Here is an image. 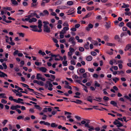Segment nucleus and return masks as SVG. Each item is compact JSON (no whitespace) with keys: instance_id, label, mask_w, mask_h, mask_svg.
<instances>
[{"instance_id":"63","label":"nucleus","mask_w":131,"mask_h":131,"mask_svg":"<svg viewBox=\"0 0 131 131\" xmlns=\"http://www.w3.org/2000/svg\"><path fill=\"white\" fill-rule=\"evenodd\" d=\"M71 63L72 64L75 65V62L74 60H72L71 61Z\"/></svg>"},{"instance_id":"19","label":"nucleus","mask_w":131,"mask_h":131,"mask_svg":"<svg viewBox=\"0 0 131 131\" xmlns=\"http://www.w3.org/2000/svg\"><path fill=\"white\" fill-rule=\"evenodd\" d=\"M58 125L54 123H52L51 124V126L52 127H56Z\"/></svg>"},{"instance_id":"25","label":"nucleus","mask_w":131,"mask_h":131,"mask_svg":"<svg viewBox=\"0 0 131 131\" xmlns=\"http://www.w3.org/2000/svg\"><path fill=\"white\" fill-rule=\"evenodd\" d=\"M34 106L37 109L39 110H41L42 109L41 108L39 105H35Z\"/></svg>"},{"instance_id":"14","label":"nucleus","mask_w":131,"mask_h":131,"mask_svg":"<svg viewBox=\"0 0 131 131\" xmlns=\"http://www.w3.org/2000/svg\"><path fill=\"white\" fill-rule=\"evenodd\" d=\"M95 84L94 86L95 88H96V87H100V84L99 83H98V82L96 81H95L94 82Z\"/></svg>"},{"instance_id":"4","label":"nucleus","mask_w":131,"mask_h":131,"mask_svg":"<svg viewBox=\"0 0 131 131\" xmlns=\"http://www.w3.org/2000/svg\"><path fill=\"white\" fill-rule=\"evenodd\" d=\"M89 123V122H87L85 123V127H87L89 128H91V129H92L93 130H94V128L92 126H90Z\"/></svg>"},{"instance_id":"21","label":"nucleus","mask_w":131,"mask_h":131,"mask_svg":"<svg viewBox=\"0 0 131 131\" xmlns=\"http://www.w3.org/2000/svg\"><path fill=\"white\" fill-rule=\"evenodd\" d=\"M38 84L41 86H43L44 85V83L41 81H38Z\"/></svg>"},{"instance_id":"48","label":"nucleus","mask_w":131,"mask_h":131,"mask_svg":"<svg viewBox=\"0 0 131 131\" xmlns=\"http://www.w3.org/2000/svg\"><path fill=\"white\" fill-rule=\"evenodd\" d=\"M8 120H4L2 122V124H3L4 125H5L6 123L8 122Z\"/></svg>"},{"instance_id":"22","label":"nucleus","mask_w":131,"mask_h":131,"mask_svg":"<svg viewBox=\"0 0 131 131\" xmlns=\"http://www.w3.org/2000/svg\"><path fill=\"white\" fill-rule=\"evenodd\" d=\"M95 98L96 99V100L94 99H93V100L96 101L98 102H101L102 101V98H101V97L97 98V97H95Z\"/></svg>"},{"instance_id":"11","label":"nucleus","mask_w":131,"mask_h":131,"mask_svg":"<svg viewBox=\"0 0 131 131\" xmlns=\"http://www.w3.org/2000/svg\"><path fill=\"white\" fill-rule=\"evenodd\" d=\"M110 104L113 105L114 106L117 107L118 108L117 106V103L114 101H111L110 102Z\"/></svg>"},{"instance_id":"62","label":"nucleus","mask_w":131,"mask_h":131,"mask_svg":"<svg viewBox=\"0 0 131 131\" xmlns=\"http://www.w3.org/2000/svg\"><path fill=\"white\" fill-rule=\"evenodd\" d=\"M43 23L44 24L43 25L45 26H47V25L49 24V22L47 21H44L43 22Z\"/></svg>"},{"instance_id":"47","label":"nucleus","mask_w":131,"mask_h":131,"mask_svg":"<svg viewBox=\"0 0 131 131\" xmlns=\"http://www.w3.org/2000/svg\"><path fill=\"white\" fill-rule=\"evenodd\" d=\"M79 71L81 73H83L85 72V70L81 68L80 69Z\"/></svg>"},{"instance_id":"36","label":"nucleus","mask_w":131,"mask_h":131,"mask_svg":"<svg viewBox=\"0 0 131 131\" xmlns=\"http://www.w3.org/2000/svg\"><path fill=\"white\" fill-rule=\"evenodd\" d=\"M12 2V4L15 5H17L18 4V2L16 1V0H14Z\"/></svg>"},{"instance_id":"8","label":"nucleus","mask_w":131,"mask_h":131,"mask_svg":"<svg viewBox=\"0 0 131 131\" xmlns=\"http://www.w3.org/2000/svg\"><path fill=\"white\" fill-rule=\"evenodd\" d=\"M5 76L7 77V75L6 74L0 71V77H4Z\"/></svg>"},{"instance_id":"60","label":"nucleus","mask_w":131,"mask_h":131,"mask_svg":"<svg viewBox=\"0 0 131 131\" xmlns=\"http://www.w3.org/2000/svg\"><path fill=\"white\" fill-rule=\"evenodd\" d=\"M65 31L68 30L69 29V28L68 27H64L63 28V29Z\"/></svg>"},{"instance_id":"52","label":"nucleus","mask_w":131,"mask_h":131,"mask_svg":"<svg viewBox=\"0 0 131 131\" xmlns=\"http://www.w3.org/2000/svg\"><path fill=\"white\" fill-rule=\"evenodd\" d=\"M124 24V23L123 22H122L119 24V26L121 27H122L123 26Z\"/></svg>"},{"instance_id":"39","label":"nucleus","mask_w":131,"mask_h":131,"mask_svg":"<svg viewBox=\"0 0 131 131\" xmlns=\"http://www.w3.org/2000/svg\"><path fill=\"white\" fill-rule=\"evenodd\" d=\"M69 69L72 70H73L74 69V67L72 66H70L69 67Z\"/></svg>"},{"instance_id":"34","label":"nucleus","mask_w":131,"mask_h":131,"mask_svg":"<svg viewBox=\"0 0 131 131\" xmlns=\"http://www.w3.org/2000/svg\"><path fill=\"white\" fill-rule=\"evenodd\" d=\"M113 80L115 83L117 82V81H118L119 80V79L117 77H115V78H113Z\"/></svg>"},{"instance_id":"51","label":"nucleus","mask_w":131,"mask_h":131,"mask_svg":"<svg viewBox=\"0 0 131 131\" xmlns=\"http://www.w3.org/2000/svg\"><path fill=\"white\" fill-rule=\"evenodd\" d=\"M5 9H6V10H11L12 9V8L10 7H5L4 8Z\"/></svg>"},{"instance_id":"45","label":"nucleus","mask_w":131,"mask_h":131,"mask_svg":"<svg viewBox=\"0 0 131 131\" xmlns=\"http://www.w3.org/2000/svg\"><path fill=\"white\" fill-rule=\"evenodd\" d=\"M90 0H82L81 1V3H85L89 1H90Z\"/></svg>"},{"instance_id":"30","label":"nucleus","mask_w":131,"mask_h":131,"mask_svg":"<svg viewBox=\"0 0 131 131\" xmlns=\"http://www.w3.org/2000/svg\"><path fill=\"white\" fill-rule=\"evenodd\" d=\"M126 26L130 28H131V22H130L127 23L126 24Z\"/></svg>"},{"instance_id":"10","label":"nucleus","mask_w":131,"mask_h":131,"mask_svg":"<svg viewBox=\"0 0 131 131\" xmlns=\"http://www.w3.org/2000/svg\"><path fill=\"white\" fill-rule=\"evenodd\" d=\"M30 16H28V15L26 16H25V17H27V18H25V19H24V18H22V20L23 21H28L29 20V19L30 18Z\"/></svg>"},{"instance_id":"28","label":"nucleus","mask_w":131,"mask_h":131,"mask_svg":"<svg viewBox=\"0 0 131 131\" xmlns=\"http://www.w3.org/2000/svg\"><path fill=\"white\" fill-rule=\"evenodd\" d=\"M9 99L10 101H13L14 102L16 101V99H13L12 96H10L9 98Z\"/></svg>"},{"instance_id":"57","label":"nucleus","mask_w":131,"mask_h":131,"mask_svg":"<svg viewBox=\"0 0 131 131\" xmlns=\"http://www.w3.org/2000/svg\"><path fill=\"white\" fill-rule=\"evenodd\" d=\"M79 50L80 51L82 52L84 51V49L82 47H80L79 48Z\"/></svg>"},{"instance_id":"29","label":"nucleus","mask_w":131,"mask_h":131,"mask_svg":"<svg viewBox=\"0 0 131 131\" xmlns=\"http://www.w3.org/2000/svg\"><path fill=\"white\" fill-rule=\"evenodd\" d=\"M43 13H44V14L45 15V16L46 15H48L49 14V13L47 10H44L43 11Z\"/></svg>"},{"instance_id":"55","label":"nucleus","mask_w":131,"mask_h":131,"mask_svg":"<svg viewBox=\"0 0 131 131\" xmlns=\"http://www.w3.org/2000/svg\"><path fill=\"white\" fill-rule=\"evenodd\" d=\"M115 125H118V124H119V123H121V122L119 121H118L117 122H116L115 121H114L113 123Z\"/></svg>"},{"instance_id":"64","label":"nucleus","mask_w":131,"mask_h":131,"mask_svg":"<svg viewBox=\"0 0 131 131\" xmlns=\"http://www.w3.org/2000/svg\"><path fill=\"white\" fill-rule=\"evenodd\" d=\"M88 26L90 28H92L93 27V25L91 24H89L88 25Z\"/></svg>"},{"instance_id":"46","label":"nucleus","mask_w":131,"mask_h":131,"mask_svg":"<svg viewBox=\"0 0 131 131\" xmlns=\"http://www.w3.org/2000/svg\"><path fill=\"white\" fill-rule=\"evenodd\" d=\"M10 109L13 110H16V106H12L11 107H10Z\"/></svg>"},{"instance_id":"26","label":"nucleus","mask_w":131,"mask_h":131,"mask_svg":"<svg viewBox=\"0 0 131 131\" xmlns=\"http://www.w3.org/2000/svg\"><path fill=\"white\" fill-rule=\"evenodd\" d=\"M106 24L105 25L107 29H108L111 27V24H108L107 22H106Z\"/></svg>"},{"instance_id":"9","label":"nucleus","mask_w":131,"mask_h":131,"mask_svg":"<svg viewBox=\"0 0 131 131\" xmlns=\"http://www.w3.org/2000/svg\"><path fill=\"white\" fill-rule=\"evenodd\" d=\"M30 27L33 29L31 30L33 31L34 30L37 29V26L36 25H30Z\"/></svg>"},{"instance_id":"6","label":"nucleus","mask_w":131,"mask_h":131,"mask_svg":"<svg viewBox=\"0 0 131 131\" xmlns=\"http://www.w3.org/2000/svg\"><path fill=\"white\" fill-rule=\"evenodd\" d=\"M72 102H73L79 104H81L82 103V101L80 100L77 99L76 101H71Z\"/></svg>"},{"instance_id":"2","label":"nucleus","mask_w":131,"mask_h":131,"mask_svg":"<svg viewBox=\"0 0 131 131\" xmlns=\"http://www.w3.org/2000/svg\"><path fill=\"white\" fill-rule=\"evenodd\" d=\"M44 28L43 29V31L45 32L49 33L50 32V28L47 26H45L43 25Z\"/></svg>"},{"instance_id":"40","label":"nucleus","mask_w":131,"mask_h":131,"mask_svg":"<svg viewBox=\"0 0 131 131\" xmlns=\"http://www.w3.org/2000/svg\"><path fill=\"white\" fill-rule=\"evenodd\" d=\"M5 95V93H0V96H2V97L4 98H7V97L5 96H4Z\"/></svg>"},{"instance_id":"5","label":"nucleus","mask_w":131,"mask_h":131,"mask_svg":"<svg viewBox=\"0 0 131 131\" xmlns=\"http://www.w3.org/2000/svg\"><path fill=\"white\" fill-rule=\"evenodd\" d=\"M30 15H29L28 16H30V18L34 16H36V17L37 18H40V17L38 15H37V14L35 13H31L30 14Z\"/></svg>"},{"instance_id":"3","label":"nucleus","mask_w":131,"mask_h":131,"mask_svg":"<svg viewBox=\"0 0 131 131\" xmlns=\"http://www.w3.org/2000/svg\"><path fill=\"white\" fill-rule=\"evenodd\" d=\"M50 2V0H43L42 1L41 3V5L44 6H45V3H47Z\"/></svg>"},{"instance_id":"1","label":"nucleus","mask_w":131,"mask_h":131,"mask_svg":"<svg viewBox=\"0 0 131 131\" xmlns=\"http://www.w3.org/2000/svg\"><path fill=\"white\" fill-rule=\"evenodd\" d=\"M38 27L39 29V30L37 29L34 30V31L41 32L42 31V29H41L42 28V24L41 21V20H38Z\"/></svg>"},{"instance_id":"13","label":"nucleus","mask_w":131,"mask_h":131,"mask_svg":"<svg viewBox=\"0 0 131 131\" xmlns=\"http://www.w3.org/2000/svg\"><path fill=\"white\" fill-rule=\"evenodd\" d=\"M92 97L91 96H89L87 98V100L91 102H92Z\"/></svg>"},{"instance_id":"59","label":"nucleus","mask_w":131,"mask_h":131,"mask_svg":"<svg viewBox=\"0 0 131 131\" xmlns=\"http://www.w3.org/2000/svg\"><path fill=\"white\" fill-rule=\"evenodd\" d=\"M91 54L93 56H95L96 55V53L94 51H92L91 52Z\"/></svg>"},{"instance_id":"35","label":"nucleus","mask_w":131,"mask_h":131,"mask_svg":"<svg viewBox=\"0 0 131 131\" xmlns=\"http://www.w3.org/2000/svg\"><path fill=\"white\" fill-rule=\"evenodd\" d=\"M126 15L130 16L131 15V13L129 12H126L125 13Z\"/></svg>"},{"instance_id":"43","label":"nucleus","mask_w":131,"mask_h":131,"mask_svg":"<svg viewBox=\"0 0 131 131\" xmlns=\"http://www.w3.org/2000/svg\"><path fill=\"white\" fill-rule=\"evenodd\" d=\"M2 65L4 67V68L5 69H7V66L6 65V63H2Z\"/></svg>"},{"instance_id":"54","label":"nucleus","mask_w":131,"mask_h":131,"mask_svg":"<svg viewBox=\"0 0 131 131\" xmlns=\"http://www.w3.org/2000/svg\"><path fill=\"white\" fill-rule=\"evenodd\" d=\"M1 102L2 103L6 104L7 103V101L4 99H3L1 100Z\"/></svg>"},{"instance_id":"58","label":"nucleus","mask_w":131,"mask_h":131,"mask_svg":"<svg viewBox=\"0 0 131 131\" xmlns=\"http://www.w3.org/2000/svg\"><path fill=\"white\" fill-rule=\"evenodd\" d=\"M23 4L24 6H27L28 5V3L25 2H24L23 3Z\"/></svg>"},{"instance_id":"31","label":"nucleus","mask_w":131,"mask_h":131,"mask_svg":"<svg viewBox=\"0 0 131 131\" xmlns=\"http://www.w3.org/2000/svg\"><path fill=\"white\" fill-rule=\"evenodd\" d=\"M67 61H63L62 62V64L64 66H66L68 65V64L67 63Z\"/></svg>"},{"instance_id":"20","label":"nucleus","mask_w":131,"mask_h":131,"mask_svg":"<svg viewBox=\"0 0 131 131\" xmlns=\"http://www.w3.org/2000/svg\"><path fill=\"white\" fill-rule=\"evenodd\" d=\"M38 53L39 54H41L43 56L44 55H46V54L45 52H42L41 50H39L38 52Z\"/></svg>"},{"instance_id":"15","label":"nucleus","mask_w":131,"mask_h":131,"mask_svg":"<svg viewBox=\"0 0 131 131\" xmlns=\"http://www.w3.org/2000/svg\"><path fill=\"white\" fill-rule=\"evenodd\" d=\"M41 74L39 73H38L37 74L36 78L38 80H40L41 78Z\"/></svg>"},{"instance_id":"38","label":"nucleus","mask_w":131,"mask_h":131,"mask_svg":"<svg viewBox=\"0 0 131 131\" xmlns=\"http://www.w3.org/2000/svg\"><path fill=\"white\" fill-rule=\"evenodd\" d=\"M19 52V51H18V50H16L13 53V54L14 55V56H15L16 55H17V54H18V52Z\"/></svg>"},{"instance_id":"12","label":"nucleus","mask_w":131,"mask_h":131,"mask_svg":"<svg viewBox=\"0 0 131 131\" xmlns=\"http://www.w3.org/2000/svg\"><path fill=\"white\" fill-rule=\"evenodd\" d=\"M92 59V58L91 56H89L87 57L86 60L88 61H91Z\"/></svg>"},{"instance_id":"42","label":"nucleus","mask_w":131,"mask_h":131,"mask_svg":"<svg viewBox=\"0 0 131 131\" xmlns=\"http://www.w3.org/2000/svg\"><path fill=\"white\" fill-rule=\"evenodd\" d=\"M75 118L79 121L81 120V118L79 116H75Z\"/></svg>"},{"instance_id":"32","label":"nucleus","mask_w":131,"mask_h":131,"mask_svg":"<svg viewBox=\"0 0 131 131\" xmlns=\"http://www.w3.org/2000/svg\"><path fill=\"white\" fill-rule=\"evenodd\" d=\"M94 6H92L91 8L89 7H87V9L89 10H91L93 9H94Z\"/></svg>"},{"instance_id":"61","label":"nucleus","mask_w":131,"mask_h":131,"mask_svg":"<svg viewBox=\"0 0 131 131\" xmlns=\"http://www.w3.org/2000/svg\"><path fill=\"white\" fill-rule=\"evenodd\" d=\"M73 40H75L74 38L73 37H71L69 39V41H71Z\"/></svg>"},{"instance_id":"37","label":"nucleus","mask_w":131,"mask_h":131,"mask_svg":"<svg viewBox=\"0 0 131 131\" xmlns=\"http://www.w3.org/2000/svg\"><path fill=\"white\" fill-rule=\"evenodd\" d=\"M51 55V57H57L59 56V54H58V55H55V54H53L52 53H51L50 54H49V55Z\"/></svg>"},{"instance_id":"41","label":"nucleus","mask_w":131,"mask_h":131,"mask_svg":"<svg viewBox=\"0 0 131 131\" xmlns=\"http://www.w3.org/2000/svg\"><path fill=\"white\" fill-rule=\"evenodd\" d=\"M92 13H88L85 16V17L86 18L89 17L91 15Z\"/></svg>"},{"instance_id":"24","label":"nucleus","mask_w":131,"mask_h":131,"mask_svg":"<svg viewBox=\"0 0 131 131\" xmlns=\"http://www.w3.org/2000/svg\"><path fill=\"white\" fill-rule=\"evenodd\" d=\"M73 2L72 1H68L67 2V4L68 5L71 6L73 4Z\"/></svg>"},{"instance_id":"49","label":"nucleus","mask_w":131,"mask_h":131,"mask_svg":"<svg viewBox=\"0 0 131 131\" xmlns=\"http://www.w3.org/2000/svg\"><path fill=\"white\" fill-rule=\"evenodd\" d=\"M107 45L108 46H115V44H112L111 43H107Z\"/></svg>"},{"instance_id":"16","label":"nucleus","mask_w":131,"mask_h":131,"mask_svg":"<svg viewBox=\"0 0 131 131\" xmlns=\"http://www.w3.org/2000/svg\"><path fill=\"white\" fill-rule=\"evenodd\" d=\"M125 47L126 48V50H128L131 48V44H129L127 45Z\"/></svg>"},{"instance_id":"56","label":"nucleus","mask_w":131,"mask_h":131,"mask_svg":"<svg viewBox=\"0 0 131 131\" xmlns=\"http://www.w3.org/2000/svg\"><path fill=\"white\" fill-rule=\"evenodd\" d=\"M86 73H85L83 75V78H86L87 77Z\"/></svg>"},{"instance_id":"27","label":"nucleus","mask_w":131,"mask_h":131,"mask_svg":"<svg viewBox=\"0 0 131 131\" xmlns=\"http://www.w3.org/2000/svg\"><path fill=\"white\" fill-rule=\"evenodd\" d=\"M16 102H15L16 103H20V101H23V100L22 99L20 98H18L17 100L16 99Z\"/></svg>"},{"instance_id":"53","label":"nucleus","mask_w":131,"mask_h":131,"mask_svg":"<svg viewBox=\"0 0 131 131\" xmlns=\"http://www.w3.org/2000/svg\"><path fill=\"white\" fill-rule=\"evenodd\" d=\"M70 52L71 53H72L74 51V49L72 48H70L69 49Z\"/></svg>"},{"instance_id":"7","label":"nucleus","mask_w":131,"mask_h":131,"mask_svg":"<svg viewBox=\"0 0 131 131\" xmlns=\"http://www.w3.org/2000/svg\"><path fill=\"white\" fill-rule=\"evenodd\" d=\"M39 70L42 72L45 73L47 70V69L45 67H41L39 68Z\"/></svg>"},{"instance_id":"33","label":"nucleus","mask_w":131,"mask_h":131,"mask_svg":"<svg viewBox=\"0 0 131 131\" xmlns=\"http://www.w3.org/2000/svg\"><path fill=\"white\" fill-rule=\"evenodd\" d=\"M63 25L64 26H67L68 27L69 25L67 21H65L64 23L63 24Z\"/></svg>"},{"instance_id":"23","label":"nucleus","mask_w":131,"mask_h":131,"mask_svg":"<svg viewBox=\"0 0 131 131\" xmlns=\"http://www.w3.org/2000/svg\"><path fill=\"white\" fill-rule=\"evenodd\" d=\"M46 83L47 84H49V86L53 87V85L51 83V82L49 81H47L46 82Z\"/></svg>"},{"instance_id":"50","label":"nucleus","mask_w":131,"mask_h":131,"mask_svg":"<svg viewBox=\"0 0 131 131\" xmlns=\"http://www.w3.org/2000/svg\"><path fill=\"white\" fill-rule=\"evenodd\" d=\"M103 99L105 100L106 101H108L109 99V98L108 97H106V96H104V97L103 98Z\"/></svg>"},{"instance_id":"44","label":"nucleus","mask_w":131,"mask_h":131,"mask_svg":"<svg viewBox=\"0 0 131 131\" xmlns=\"http://www.w3.org/2000/svg\"><path fill=\"white\" fill-rule=\"evenodd\" d=\"M66 33V31H65L63 29L60 32V34H65Z\"/></svg>"},{"instance_id":"17","label":"nucleus","mask_w":131,"mask_h":131,"mask_svg":"<svg viewBox=\"0 0 131 131\" xmlns=\"http://www.w3.org/2000/svg\"><path fill=\"white\" fill-rule=\"evenodd\" d=\"M104 39V40L106 41H108L109 40V37L107 35H105L103 37Z\"/></svg>"},{"instance_id":"18","label":"nucleus","mask_w":131,"mask_h":131,"mask_svg":"<svg viewBox=\"0 0 131 131\" xmlns=\"http://www.w3.org/2000/svg\"><path fill=\"white\" fill-rule=\"evenodd\" d=\"M123 5L122 6V7L123 8H125L126 7H129V5L128 4H126L125 3L123 4Z\"/></svg>"}]
</instances>
